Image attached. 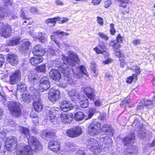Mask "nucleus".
I'll list each match as a JSON object with an SVG mask.
<instances>
[{"label": "nucleus", "instance_id": "1", "mask_svg": "<svg viewBox=\"0 0 155 155\" xmlns=\"http://www.w3.org/2000/svg\"><path fill=\"white\" fill-rule=\"evenodd\" d=\"M68 54V57L66 56L63 55L62 59L63 62L60 63L58 68L64 75L67 78V83L71 85H74L76 82L75 80L68 77L71 70L68 65L71 66H74L77 63L78 58L76 54L72 51H70Z\"/></svg>", "mask_w": 155, "mask_h": 155}, {"label": "nucleus", "instance_id": "2", "mask_svg": "<svg viewBox=\"0 0 155 155\" xmlns=\"http://www.w3.org/2000/svg\"><path fill=\"white\" fill-rule=\"evenodd\" d=\"M7 106L11 114L13 116L18 117L21 114V106L19 103L13 101H9L7 103Z\"/></svg>", "mask_w": 155, "mask_h": 155}, {"label": "nucleus", "instance_id": "3", "mask_svg": "<svg viewBox=\"0 0 155 155\" xmlns=\"http://www.w3.org/2000/svg\"><path fill=\"white\" fill-rule=\"evenodd\" d=\"M99 141L95 140L90 138L88 139L87 145L90 150L91 151L94 153L98 154L101 152L102 147H100Z\"/></svg>", "mask_w": 155, "mask_h": 155}, {"label": "nucleus", "instance_id": "4", "mask_svg": "<svg viewBox=\"0 0 155 155\" xmlns=\"http://www.w3.org/2000/svg\"><path fill=\"white\" fill-rule=\"evenodd\" d=\"M101 125L100 122L96 120L90 124L88 129V132L91 135H98L101 132Z\"/></svg>", "mask_w": 155, "mask_h": 155}, {"label": "nucleus", "instance_id": "5", "mask_svg": "<svg viewBox=\"0 0 155 155\" xmlns=\"http://www.w3.org/2000/svg\"><path fill=\"white\" fill-rule=\"evenodd\" d=\"M18 148L16 152L17 155H32L34 150L30 146L25 145L24 143H21L18 146Z\"/></svg>", "mask_w": 155, "mask_h": 155}, {"label": "nucleus", "instance_id": "6", "mask_svg": "<svg viewBox=\"0 0 155 155\" xmlns=\"http://www.w3.org/2000/svg\"><path fill=\"white\" fill-rule=\"evenodd\" d=\"M69 95L73 99L78 98L81 107L83 108L87 107L88 105V101L87 98L83 94H73L72 92H69Z\"/></svg>", "mask_w": 155, "mask_h": 155}, {"label": "nucleus", "instance_id": "7", "mask_svg": "<svg viewBox=\"0 0 155 155\" xmlns=\"http://www.w3.org/2000/svg\"><path fill=\"white\" fill-rule=\"evenodd\" d=\"M17 139L15 137H11L6 139L5 142V147L10 151L15 150L17 147Z\"/></svg>", "mask_w": 155, "mask_h": 155}, {"label": "nucleus", "instance_id": "8", "mask_svg": "<svg viewBox=\"0 0 155 155\" xmlns=\"http://www.w3.org/2000/svg\"><path fill=\"white\" fill-rule=\"evenodd\" d=\"M28 141L29 144L31 145V146L30 147L33 149L35 152L41 150V146L39 143L37 138L35 137L30 136L28 139Z\"/></svg>", "mask_w": 155, "mask_h": 155}, {"label": "nucleus", "instance_id": "9", "mask_svg": "<svg viewBox=\"0 0 155 155\" xmlns=\"http://www.w3.org/2000/svg\"><path fill=\"white\" fill-rule=\"evenodd\" d=\"M57 112L54 108H51L46 112V116L47 119L49 120L53 124H55L57 123V117L56 116Z\"/></svg>", "mask_w": 155, "mask_h": 155}, {"label": "nucleus", "instance_id": "10", "mask_svg": "<svg viewBox=\"0 0 155 155\" xmlns=\"http://www.w3.org/2000/svg\"><path fill=\"white\" fill-rule=\"evenodd\" d=\"M50 86L49 78L46 76L42 77L40 80V83L39 87V91L43 92L48 90Z\"/></svg>", "mask_w": 155, "mask_h": 155}, {"label": "nucleus", "instance_id": "11", "mask_svg": "<svg viewBox=\"0 0 155 155\" xmlns=\"http://www.w3.org/2000/svg\"><path fill=\"white\" fill-rule=\"evenodd\" d=\"M46 51L52 54L54 53V52L52 49L50 48L48 49L47 51H45L43 49L42 46L38 45H37L34 47L33 52L35 55L42 56L45 54V52Z\"/></svg>", "mask_w": 155, "mask_h": 155}, {"label": "nucleus", "instance_id": "12", "mask_svg": "<svg viewBox=\"0 0 155 155\" xmlns=\"http://www.w3.org/2000/svg\"><path fill=\"white\" fill-rule=\"evenodd\" d=\"M98 140L100 147L102 146L103 148H108L111 146L112 142L111 138L105 135L101 136Z\"/></svg>", "mask_w": 155, "mask_h": 155}, {"label": "nucleus", "instance_id": "13", "mask_svg": "<svg viewBox=\"0 0 155 155\" xmlns=\"http://www.w3.org/2000/svg\"><path fill=\"white\" fill-rule=\"evenodd\" d=\"M71 70L76 78H80L82 77V73L86 76L88 75V74L86 71L85 67L83 66H79L78 68H72Z\"/></svg>", "mask_w": 155, "mask_h": 155}, {"label": "nucleus", "instance_id": "14", "mask_svg": "<svg viewBox=\"0 0 155 155\" xmlns=\"http://www.w3.org/2000/svg\"><path fill=\"white\" fill-rule=\"evenodd\" d=\"M9 83L12 85L15 84L21 78V72L19 70L16 71L10 75Z\"/></svg>", "mask_w": 155, "mask_h": 155}, {"label": "nucleus", "instance_id": "15", "mask_svg": "<svg viewBox=\"0 0 155 155\" xmlns=\"http://www.w3.org/2000/svg\"><path fill=\"white\" fill-rule=\"evenodd\" d=\"M11 28V26L8 25L3 24L0 30L1 35L5 38L9 37L12 34Z\"/></svg>", "mask_w": 155, "mask_h": 155}, {"label": "nucleus", "instance_id": "16", "mask_svg": "<svg viewBox=\"0 0 155 155\" xmlns=\"http://www.w3.org/2000/svg\"><path fill=\"white\" fill-rule=\"evenodd\" d=\"M31 43L29 41H24L21 44L19 47V51L23 55L26 56L29 54L28 49L29 46Z\"/></svg>", "mask_w": 155, "mask_h": 155}, {"label": "nucleus", "instance_id": "17", "mask_svg": "<svg viewBox=\"0 0 155 155\" xmlns=\"http://www.w3.org/2000/svg\"><path fill=\"white\" fill-rule=\"evenodd\" d=\"M60 108L62 111L66 112L73 109L74 105L69 101L64 100L61 102Z\"/></svg>", "mask_w": 155, "mask_h": 155}, {"label": "nucleus", "instance_id": "18", "mask_svg": "<svg viewBox=\"0 0 155 155\" xmlns=\"http://www.w3.org/2000/svg\"><path fill=\"white\" fill-rule=\"evenodd\" d=\"M48 148L54 152L59 151L60 149V142L57 140H51L48 143Z\"/></svg>", "mask_w": 155, "mask_h": 155}, {"label": "nucleus", "instance_id": "19", "mask_svg": "<svg viewBox=\"0 0 155 155\" xmlns=\"http://www.w3.org/2000/svg\"><path fill=\"white\" fill-rule=\"evenodd\" d=\"M59 91L51 89L49 93L48 97L51 101L53 102H55L59 99Z\"/></svg>", "mask_w": 155, "mask_h": 155}, {"label": "nucleus", "instance_id": "20", "mask_svg": "<svg viewBox=\"0 0 155 155\" xmlns=\"http://www.w3.org/2000/svg\"><path fill=\"white\" fill-rule=\"evenodd\" d=\"M101 134L106 135H109L111 136L113 135L114 130L112 127L109 124H104L101 128Z\"/></svg>", "mask_w": 155, "mask_h": 155}, {"label": "nucleus", "instance_id": "21", "mask_svg": "<svg viewBox=\"0 0 155 155\" xmlns=\"http://www.w3.org/2000/svg\"><path fill=\"white\" fill-rule=\"evenodd\" d=\"M120 2V6L123 8L121 9V12L123 15L127 13L129 11V7L128 6L129 0H118Z\"/></svg>", "mask_w": 155, "mask_h": 155}, {"label": "nucleus", "instance_id": "22", "mask_svg": "<svg viewBox=\"0 0 155 155\" xmlns=\"http://www.w3.org/2000/svg\"><path fill=\"white\" fill-rule=\"evenodd\" d=\"M49 75L51 78L56 81H59L61 77L60 72L57 69H52L49 72Z\"/></svg>", "mask_w": 155, "mask_h": 155}, {"label": "nucleus", "instance_id": "23", "mask_svg": "<svg viewBox=\"0 0 155 155\" xmlns=\"http://www.w3.org/2000/svg\"><path fill=\"white\" fill-rule=\"evenodd\" d=\"M135 136L134 133L131 132L128 134L125 138H124L122 141L124 145L126 146L130 144V145L133 144V140L135 138Z\"/></svg>", "mask_w": 155, "mask_h": 155}, {"label": "nucleus", "instance_id": "24", "mask_svg": "<svg viewBox=\"0 0 155 155\" xmlns=\"http://www.w3.org/2000/svg\"><path fill=\"white\" fill-rule=\"evenodd\" d=\"M43 58L41 55H36L31 58L30 59V62L33 66H36L42 62Z\"/></svg>", "mask_w": 155, "mask_h": 155}, {"label": "nucleus", "instance_id": "25", "mask_svg": "<svg viewBox=\"0 0 155 155\" xmlns=\"http://www.w3.org/2000/svg\"><path fill=\"white\" fill-rule=\"evenodd\" d=\"M84 93L88 98L91 100L95 99V95L93 89L89 87H87L84 89Z\"/></svg>", "mask_w": 155, "mask_h": 155}, {"label": "nucleus", "instance_id": "26", "mask_svg": "<svg viewBox=\"0 0 155 155\" xmlns=\"http://www.w3.org/2000/svg\"><path fill=\"white\" fill-rule=\"evenodd\" d=\"M7 59L9 63L12 65L17 64L18 62L17 56L14 54H8Z\"/></svg>", "mask_w": 155, "mask_h": 155}, {"label": "nucleus", "instance_id": "27", "mask_svg": "<svg viewBox=\"0 0 155 155\" xmlns=\"http://www.w3.org/2000/svg\"><path fill=\"white\" fill-rule=\"evenodd\" d=\"M152 102L150 100L144 99L141 100L138 104L137 109H143L144 106H147L152 104Z\"/></svg>", "mask_w": 155, "mask_h": 155}, {"label": "nucleus", "instance_id": "28", "mask_svg": "<svg viewBox=\"0 0 155 155\" xmlns=\"http://www.w3.org/2000/svg\"><path fill=\"white\" fill-rule=\"evenodd\" d=\"M33 106L35 111L38 112H40L42 108L41 100L39 99L38 100H35L33 102Z\"/></svg>", "mask_w": 155, "mask_h": 155}, {"label": "nucleus", "instance_id": "29", "mask_svg": "<svg viewBox=\"0 0 155 155\" xmlns=\"http://www.w3.org/2000/svg\"><path fill=\"white\" fill-rule=\"evenodd\" d=\"M28 81L32 83H34L37 80V76L35 71H30L28 73Z\"/></svg>", "mask_w": 155, "mask_h": 155}, {"label": "nucleus", "instance_id": "30", "mask_svg": "<svg viewBox=\"0 0 155 155\" xmlns=\"http://www.w3.org/2000/svg\"><path fill=\"white\" fill-rule=\"evenodd\" d=\"M61 116V120L65 123H70L72 119V117L70 115L62 114Z\"/></svg>", "mask_w": 155, "mask_h": 155}, {"label": "nucleus", "instance_id": "31", "mask_svg": "<svg viewBox=\"0 0 155 155\" xmlns=\"http://www.w3.org/2000/svg\"><path fill=\"white\" fill-rule=\"evenodd\" d=\"M122 40L116 39L111 41L109 44V45L110 46L113 47L114 50H115V49L119 48L120 47V45L119 44V42L120 41L122 42Z\"/></svg>", "mask_w": 155, "mask_h": 155}, {"label": "nucleus", "instance_id": "32", "mask_svg": "<svg viewBox=\"0 0 155 155\" xmlns=\"http://www.w3.org/2000/svg\"><path fill=\"white\" fill-rule=\"evenodd\" d=\"M134 146H130L129 148H126L124 151V155H134Z\"/></svg>", "mask_w": 155, "mask_h": 155}, {"label": "nucleus", "instance_id": "33", "mask_svg": "<svg viewBox=\"0 0 155 155\" xmlns=\"http://www.w3.org/2000/svg\"><path fill=\"white\" fill-rule=\"evenodd\" d=\"M19 44V39H8L6 41V44L8 46L16 45Z\"/></svg>", "mask_w": 155, "mask_h": 155}, {"label": "nucleus", "instance_id": "34", "mask_svg": "<svg viewBox=\"0 0 155 155\" xmlns=\"http://www.w3.org/2000/svg\"><path fill=\"white\" fill-rule=\"evenodd\" d=\"M26 86L23 82L20 83L17 85V90L21 92H23L26 91Z\"/></svg>", "mask_w": 155, "mask_h": 155}, {"label": "nucleus", "instance_id": "35", "mask_svg": "<svg viewBox=\"0 0 155 155\" xmlns=\"http://www.w3.org/2000/svg\"><path fill=\"white\" fill-rule=\"evenodd\" d=\"M54 133L51 131H48L47 130L42 131L41 134L42 137L44 138H46V137H51L54 135Z\"/></svg>", "mask_w": 155, "mask_h": 155}, {"label": "nucleus", "instance_id": "36", "mask_svg": "<svg viewBox=\"0 0 155 155\" xmlns=\"http://www.w3.org/2000/svg\"><path fill=\"white\" fill-rule=\"evenodd\" d=\"M18 129L28 138V136H29L30 134L29 130L28 128L23 127L20 126L18 127Z\"/></svg>", "mask_w": 155, "mask_h": 155}, {"label": "nucleus", "instance_id": "37", "mask_svg": "<svg viewBox=\"0 0 155 155\" xmlns=\"http://www.w3.org/2000/svg\"><path fill=\"white\" fill-rule=\"evenodd\" d=\"M57 18L55 17L52 18H48L46 19L45 21L48 26L50 27H53L54 26L55 24L56 21L55 20Z\"/></svg>", "mask_w": 155, "mask_h": 155}, {"label": "nucleus", "instance_id": "38", "mask_svg": "<svg viewBox=\"0 0 155 155\" xmlns=\"http://www.w3.org/2000/svg\"><path fill=\"white\" fill-rule=\"evenodd\" d=\"M84 117L83 113L81 112H78L74 115V118L77 120H81L83 119Z\"/></svg>", "mask_w": 155, "mask_h": 155}, {"label": "nucleus", "instance_id": "39", "mask_svg": "<svg viewBox=\"0 0 155 155\" xmlns=\"http://www.w3.org/2000/svg\"><path fill=\"white\" fill-rule=\"evenodd\" d=\"M30 97L29 93H23L22 95L21 100L25 102L28 103L30 99Z\"/></svg>", "mask_w": 155, "mask_h": 155}, {"label": "nucleus", "instance_id": "40", "mask_svg": "<svg viewBox=\"0 0 155 155\" xmlns=\"http://www.w3.org/2000/svg\"><path fill=\"white\" fill-rule=\"evenodd\" d=\"M35 69L37 71L39 72L45 73L46 71V66L45 64H42L37 66Z\"/></svg>", "mask_w": 155, "mask_h": 155}, {"label": "nucleus", "instance_id": "41", "mask_svg": "<svg viewBox=\"0 0 155 155\" xmlns=\"http://www.w3.org/2000/svg\"><path fill=\"white\" fill-rule=\"evenodd\" d=\"M74 128L68 130L66 131V134L69 137H75L74 131L73 130Z\"/></svg>", "mask_w": 155, "mask_h": 155}, {"label": "nucleus", "instance_id": "42", "mask_svg": "<svg viewBox=\"0 0 155 155\" xmlns=\"http://www.w3.org/2000/svg\"><path fill=\"white\" fill-rule=\"evenodd\" d=\"M97 112L98 111L95 109L92 108L90 109L89 110L88 116L87 119H91L94 113Z\"/></svg>", "mask_w": 155, "mask_h": 155}, {"label": "nucleus", "instance_id": "43", "mask_svg": "<svg viewBox=\"0 0 155 155\" xmlns=\"http://www.w3.org/2000/svg\"><path fill=\"white\" fill-rule=\"evenodd\" d=\"M114 50L115 51L114 54L115 55L119 58H121L120 60L122 59V58L124 57V55L120 51L118 48H116Z\"/></svg>", "mask_w": 155, "mask_h": 155}, {"label": "nucleus", "instance_id": "44", "mask_svg": "<svg viewBox=\"0 0 155 155\" xmlns=\"http://www.w3.org/2000/svg\"><path fill=\"white\" fill-rule=\"evenodd\" d=\"M73 130L74 131V133L76 137L79 136L82 133L81 129L80 127H77L75 128H74Z\"/></svg>", "mask_w": 155, "mask_h": 155}, {"label": "nucleus", "instance_id": "45", "mask_svg": "<svg viewBox=\"0 0 155 155\" xmlns=\"http://www.w3.org/2000/svg\"><path fill=\"white\" fill-rule=\"evenodd\" d=\"M91 68L92 72H93L94 73V74H93V75L95 77H96L97 76L98 72L95 68V64L93 62H91Z\"/></svg>", "mask_w": 155, "mask_h": 155}, {"label": "nucleus", "instance_id": "46", "mask_svg": "<svg viewBox=\"0 0 155 155\" xmlns=\"http://www.w3.org/2000/svg\"><path fill=\"white\" fill-rule=\"evenodd\" d=\"M54 33L55 35H58L59 36L61 37L63 36H65L69 35V33H64L63 31H57L54 32Z\"/></svg>", "mask_w": 155, "mask_h": 155}, {"label": "nucleus", "instance_id": "47", "mask_svg": "<svg viewBox=\"0 0 155 155\" xmlns=\"http://www.w3.org/2000/svg\"><path fill=\"white\" fill-rule=\"evenodd\" d=\"M20 12V17L21 18L27 20L30 19V17H28L27 16L25 15V13H26L24 12L23 9H21Z\"/></svg>", "mask_w": 155, "mask_h": 155}, {"label": "nucleus", "instance_id": "48", "mask_svg": "<svg viewBox=\"0 0 155 155\" xmlns=\"http://www.w3.org/2000/svg\"><path fill=\"white\" fill-rule=\"evenodd\" d=\"M94 49L97 54H102L104 55H105V54L106 53L105 51H103V49H101L99 48V47L94 48Z\"/></svg>", "mask_w": 155, "mask_h": 155}, {"label": "nucleus", "instance_id": "49", "mask_svg": "<svg viewBox=\"0 0 155 155\" xmlns=\"http://www.w3.org/2000/svg\"><path fill=\"white\" fill-rule=\"evenodd\" d=\"M8 125H9L11 127H15L16 128V129H17V128H18V127L20 126L16 124V123L13 120H11L10 121L8 122Z\"/></svg>", "mask_w": 155, "mask_h": 155}, {"label": "nucleus", "instance_id": "50", "mask_svg": "<svg viewBox=\"0 0 155 155\" xmlns=\"http://www.w3.org/2000/svg\"><path fill=\"white\" fill-rule=\"evenodd\" d=\"M101 49H103V51H105L106 49L105 44L102 41H99L98 46Z\"/></svg>", "mask_w": 155, "mask_h": 155}, {"label": "nucleus", "instance_id": "51", "mask_svg": "<svg viewBox=\"0 0 155 155\" xmlns=\"http://www.w3.org/2000/svg\"><path fill=\"white\" fill-rule=\"evenodd\" d=\"M110 33L112 35H114L116 33V31L114 28V25L113 24H111L110 25Z\"/></svg>", "mask_w": 155, "mask_h": 155}, {"label": "nucleus", "instance_id": "52", "mask_svg": "<svg viewBox=\"0 0 155 155\" xmlns=\"http://www.w3.org/2000/svg\"><path fill=\"white\" fill-rule=\"evenodd\" d=\"M5 11V9L0 7V20L4 18V12Z\"/></svg>", "mask_w": 155, "mask_h": 155}, {"label": "nucleus", "instance_id": "53", "mask_svg": "<svg viewBox=\"0 0 155 155\" xmlns=\"http://www.w3.org/2000/svg\"><path fill=\"white\" fill-rule=\"evenodd\" d=\"M97 21L98 24L101 25L103 26L104 25V21L103 18L100 17H97Z\"/></svg>", "mask_w": 155, "mask_h": 155}, {"label": "nucleus", "instance_id": "54", "mask_svg": "<svg viewBox=\"0 0 155 155\" xmlns=\"http://www.w3.org/2000/svg\"><path fill=\"white\" fill-rule=\"evenodd\" d=\"M35 38L36 39H44L46 37L45 36L43 35L41 33H39L36 35Z\"/></svg>", "mask_w": 155, "mask_h": 155}, {"label": "nucleus", "instance_id": "55", "mask_svg": "<svg viewBox=\"0 0 155 155\" xmlns=\"http://www.w3.org/2000/svg\"><path fill=\"white\" fill-rule=\"evenodd\" d=\"M111 4L110 0H107L105 1L104 3V7L105 8H107L109 7Z\"/></svg>", "mask_w": 155, "mask_h": 155}, {"label": "nucleus", "instance_id": "56", "mask_svg": "<svg viewBox=\"0 0 155 155\" xmlns=\"http://www.w3.org/2000/svg\"><path fill=\"white\" fill-rule=\"evenodd\" d=\"M95 106L97 107H99L102 105V102L99 100H96L94 102Z\"/></svg>", "mask_w": 155, "mask_h": 155}, {"label": "nucleus", "instance_id": "57", "mask_svg": "<svg viewBox=\"0 0 155 155\" xmlns=\"http://www.w3.org/2000/svg\"><path fill=\"white\" fill-rule=\"evenodd\" d=\"M21 9H23L25 12L26 14L29 15L28 13L30 12V8L29 7H24L21 8Z\"/></svg>", "mask_w": 155, "mask_h": 155}, {"label": "nucleus", "instance_id": "58", "mask_svg": "<svg viewBox=\"0 0 155 155\" xmlns=\"http://www.w3.org/2000/svg\"><path fill=\"white\" fill-rule=\"evenodd\" d=\"M101 0H92V3L94 5H98L100 4Z\"/></svg>", "mask_w": 155, "mask_h": 155}, {"label": "nucleus", "instance_id": "59", "mask_svg": "<svg viewBox=\"0 0 155 155\" xmlns=\"http://www.w3.org/2000/svg\"><path fill=\"white\" fill-rule=\"evenodd\" d=\"M38 12V9L35 7H32L30 8V12L32 13H34Z\"/></svg>", "mask_w": 155, "mask_h": 155}, {"label": "nucleus", "instance_id": "60", "mask_svg": "<svg viewBox=\"0 0 155 155\" xmlns=\"http://www.w3.org/2000/svg\"><path fill=\"white\" fill-rule=\"evenodd\" d=\"M99 36L101 38L104 39H108V38L106 35H105L103 33H99L98 34Z\"/></svg>", "mask_w": 155, "mask_h": 155}, {"label": "nucleus", "instance_id": "61", "mask_svg": "<svg viewBox=\"0 0 155 155\" xmlns=\"http://www.w3.org/2000/svg\"><path fill=\"white\" fill-rule=\"evenodd\" d=\"M76 155H85V153L83 151L79 150L76 153Z\"/></svg>", "mask_w": 155, "mask_h": 155}, {"label": "nucleus", "instance_id": "62", "mask_svg": "<svg viewBox=\"0 0 155 155\" xmlns=\"http://www.w3.org/2000/svg\"><path fill=\"white\" fill-rule=\"evenodd\" d=\"M56 4L57 5H62L63 3L61 0H56L55 1Z\"/></svg>", "mask_w": 155, "mask_h": 155}, {"label": "nucleus", "instance_id": "63", "mask_svg": "<svg viewBox=\"0 0 155 155\" xmlns=\"http://www.w3.org/2000/svg\"><path fill=\"white\" fill-rule=\"evenodd\" d=\"M68 20V19L66 18H62L60 20V23L62 24L67 22Z\"/></svg>", "mask_w": 155, "mask_h": 155}, {"label": "nucleus", "instance_id": "64", "mask_svg": "<svg viewBox=\"0 0 155 155\" xmlns=\"http://www.w3.org/2000/svg\"><path fill=\"white\" fill-rule=\"evenodd\" d=\"M4 5L6 6L10 5H11L10 0H4Z\"/></svg>", "mask_w": 155, "mask_h": 155}]
</instances>
